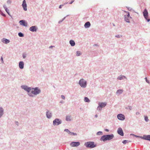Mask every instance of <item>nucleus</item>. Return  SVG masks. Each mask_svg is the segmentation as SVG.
<instances>
[{"mask_svg":"<svg viewBox=\"0 0 150 150\" xmlns=\"http://www.w3.org/2000/svg\"><path fill=\"white\" fill-rule=\"evenodd\" d=\"M41 91L40 89L38 87L35 88H32L31 93L32 95V96H29L30 97H33L34 95L36 96L40 93Z\"/></svg>","mask_w":150,"mask_h":150,"instance_id":"obj_1","label":"nucleus"},{"mask_svg":"<svg viewBox=\"0 0 150 150\" xmlns=\"http://www.w3.org/2000/svg\"><path fill=\"white\" fill-rule=\"evenodd\" d=\"M114 137V135L113 134L105 135L101 137L100 138V140L105 142L107 140H109L112 139Z\"/></svg>","mask_w":150,"mask_h":150,"instance_id":"obj_2","label":"nucleus"},{"mask_svg":"<svg viewBox=\"0 0 150 150\" xmlns=\"http://www.w3.org/2000/svg\"><path fill=\"white\" fill-rule=\"evenodd\" d=\"M84 145L86 147L89 148H93L97 146L96 144H95L94 142L89 141L85 142Z\"/></svg>","mask_w":150,"mask_h":150,"instance_id":"obj_3","label":"nucleus"},{"mask_svg":"<svg viewBox=\"0 0 150 150\" xmlns=\"http://www.w3.org/2000/svg\"><path fill=\"white\" fill-rule=\"evenodd\" d=\"M21 88L27 92V94L28 96H32V94L30 93L32 87H29L26 85H22L21 86Z\"/></svg>","mask_w":150,"mask_h":150,"instance_id":"obj_4","label":"nucleus"},{"mask_svg":"<svg viewBox=\"0 0 150 150\" xmlns=\"http://www.w3.org/2000/svg\"><path fill=\"white\" fill-rule=\"evenodd\" d=\"M21 88L27 92V94L28 96H32V94L30 93L32 87H29L26 85H22L21 86Z\"/></svg>","mask_w":150,"mask_h":150,"instance_id":"obj_5","label":"nucleus"},{"mask_svg":"<svg viewBox=\"0 0 150 150\" xmlns=\"http://www.w3.org/2000/svg\"><path fill=\"white\" fill-rule=\"evenodd\" d=\"M79 84L82 88H85L87 86V81L83 79H81L79 80Z\"/></svg>","mask_w":150,"mask_h":150,"instance_id":"obj_6","label":"nucleus"},{"mask_svg":"<svg viewBox=\"0 0 150 150\" xmlns=\"http://www.w3.org/2000/svg\"><path fill=\"white\" fill-rule=\"evenodd\" d=\"M62 123V120L59 118H56L53 121V125L54 126L58 125Z\"/></svg>","mask_w":150,"mask_h":150,"instance_id":"obj_7","label":"nucleus"},{"mask_svg":"<svg viewBox=\"0 0 150 150\" xmlns=\"http://www.w3.org/2000/svg\"><path fill=\"white\" fill-rule=\"evenodd\" d=\"M125 12L127 13V15H125L124 16L125 20L126 22L129 23L130 22L129 18H131L132 17L130 16L129 13V12L125 11Z\"/></svg>","mask_w":150,"mask_h":150,"instance_id":"obj_8","label":"nucleus"},{"mask_svg":"<svg viewBox=\"0 0 150 150\" xmlns=\"http://www.w3.org/2000/svg\"><path fill=\"white\" fill-rule=\"evenodd\" d=\"M46 115L47 118L48 119H50L52 117V112L50 110H47L46 112Z\"/></svg>","mask_w":150,"mask_h":150,"instance_id":"obj_9","label":"nucleus"},{"mask_svg":"<svg viewBox=\"0 0 150 150\" xmlns=\"http://www.w3.org/2000/svg\"><path fill=\"white\" fill-rule=\"evenodd\" d=\"M80 144L79 142H72L70 144L71 146L73 147H77L79 146Z\"/></svg>","mask_w":150,"mask_h":150,"instance_id":"obj_10","label":"nucleus"},{"mask_svg":"<svg viewBox=\"0 0 150 150\" xmlns=\"http://www.w3.org/2000/svg\"><path fill=\"white\" fill-rule=\"evenodd\" d=\"M117 117L118 119L121 121L124 120L125 119L124 115L122 114H118L117 116Z\"/></svg>","mask_w":150,"mask_h":150,"instance_id":"obj_11","label":"nucleus"},{"mask_svg":"<svg viewBox=\"0 0 150 150\" xmlns=\"http://www.w3.org/2000/svg\"><path fill=\"white\" fill-rule=\"evenodd\" d=\"M143 13L145 18V19H147V18H148L149 16L148 12L146 9H144L143 12Z\"/></svg>","mask_w":150,"mask_h":150,"instance_id":"obj_12","label":"nucleus"},{"mask_svg":"<svg viewBox=\"0 0 150 150\" xmlns=\"http://www.w3.org/2000/svg\"><path fill=\"white\" fill-rule=\"evenodd\" d=\"M22 6L23 8V10L24 11H26L27 10V4L26 3V1L25 0H23V3L22 4Z\"/></svg>","mask_w":150,"mask_h":150,"instance_id":"obj_13","label":"nucleus"},{"mask_svg":"<svg viewBox=\"0 0 150 150\" xmlns=\"http://www.w3.org/2000/svg\"><path fill=\"white\" fill-rule=\"evenodd\" d=\"M19 23L21 25L25 27L27 26V23L24 20H21L20 21H19Z\"/></svg>","mask_w":150,"mask_h":150,"instance_id":"obj_14","label":"nucleus"},{"mask_svg":"<svg viewBox=\"0 0 150 150\" xmlns=\"http://www.w3.org/2000/svg\"><path fill=\"white\" fill-rule=\"evenodd\" d=\"M117 132L118 134L121 136H124V133L122 128L120 127L117 129Z\"/></svg>","mask_w":150,"mask_h":150,"instance_id":"obj_15","label":"nucleus"},{"mask_svg":"<svg viewBox=\"0 0 150 150\" xmlns=\"http://www.w3.org/2000/svg\"><path fill=\"white\" fill-rule=\"evenodd\" d=\"M64 131L67 132L70 135H73L74 136L77 135L76 133L71 132H70L68 129H65Z\"/></svg>","mask_w":150,"mask_h":150,"instance_id":"obj_16","label":"nucleus"},{"mask_svg":"<svg viewBox=\"0 0 150 150\" xmlns=\"http://www.w3.org/2000/svg\"><path fill=\"white\" fill-rule=\"evenodd\" d=\"M37 28L35 26H33L29 28V30L32 32H36L37 30Z\"/></svg>","mask_w":150,"mask_h":150,"instance_id":"obj_17","label":"nucleus"},{"mask_svg":"<svg viewBox=\"0 0 150 150\" xmlns=\"http://www.w3.org/2000/svg\"><path fill=\"white\" fill-rule=\"evenodd\" d=\"M98 105L102 108L105 107L107 105V103L105 102H99L98 103Z\"/></svg>","mask_w":150,"mask_h":150,"instance_id":"obj_18","label":"nucleus"},{"mask_svg":"<svg viewBox=\"0 0 150 150\" xmlns=\"http://www.w3.org/2000/svg\"><path fill=\"white\" fill-rule=\"evenodd\" d=\"M142 139L150 141V135H144L142 137Z\"/></svg>","mask_w":150,"mask_h":150,"instance_id":"obj_19","label":"nucleus"},{"mask_svg":"<svg viewBox=\"0 0 150 150\" xmlns=\"http://www.w3.org/2000/svg\"><path fill=\"white\" fill-rule=\"evenodd\" d=\"M19 67L21 69H22L24 68V63L23 62L20 61L19 62Z\"/></svg>","mask_w":150,"mask_h":150,"instance_id":"obj_20","label":"nucleus"},{"mask_svg":"<svg viewBox=\"0 0 150 150\" xmlns=\"http://www.w3.org/2000/svg\"><path fill=\"white\" fill-rule=\"evenodd\" d=\"M127 79V78L125 76L120 75L117 78V80H121L124 79Z\"/></svg>","mask_w":150,"mask_h":150,"instance_id":"obj_21","label":"nucleus"},{"mask_svg":"<svg viewBox=\"0 0 150 150\" xmlns=\"http://www.w3.org/2000/svg\"><path fill=\"white\" fill-rule=\"evenodd\" d=\"M4 114V109L1 107H0V118H1Z\"/></svg>","mask_w":150,"mask_h":150,"instance_id":"obj_22","label":"nucleus"},{"mask_svg":"<svg viewBox=\"0 0 150 150\" xmlns=\"http://www.w3.org/2000/svg\"><path fill=\"white\" fill-rule=\"evenodd\" d=\"M2 42L5 44H8L10 42L9 40L5 38H3L1 39Z\"/></svg>","mask_w":150,"mask_h":150,"instance_id":"obj_23","label":"nucleus"},{"mask_svg":"<svg viewBox=\"0 0 150 150\" xmlns=\"http://www.w3.org/2000/svg\"><path fill=\"white\" fill-rule=\"evenodd\" d=\"M91 26V23L89 21L85 23L84 25V27L86 28H89Z\"/></svg>","mask_w":150,"mask_h":150,"instance_id":"obj_24","label":"nucleus"},{"mask_svg":"<svg viewBox=\"0 0 150 150\" xmlns=\"http://www.w3.org/2000/svg\"><path fill=\"white\" fill-rule=\"evenodd\" d=\"M123 91L122 89H118L117 90L116 92V95H119L120 94H122L123 92Z\"/></svg>","mask_w":150,"mask_h":150,"instance_id":"obj_25","label":"nucleus"},{"mask_svg":"<svg viewBox=\"0 0 150 150\" xmlns=\"http://www.w3.org/2000/svg\"><path fill=\"white\" fill-rule=\"evenodd\" d=\"M3 7H4V9H5V10L6 11V12L8 14V15H9L10 16H11V15L10 14V13H9V11L8 9H7V8L6 7V6L5 4H4L3 5Z\"/></svg>","mask_w":150,"mask_h":150,"instance_id":"obj_26","label":"nucleus"},{"mask_svg":"<svg viewBox=\"0 0 150 150\" xmlns=\"http://www.w3.org/2000/svg\"><path fill=\"white\" fill-rule=\"evenodd\" d=\"M69 43L71 46H74L75 45V42L73 40H71L69 41Z\"/></svg>","mask_w":150,"mask_h":150,"instance_id":"obj_27","label":"nucleus"},{"mask_svg":"<svg viewBox=\"0 0 150 150\" xmlns=\"http://www.w3.org/2000/svg\"><path fill=\"white\" fill-rule=\"evenodd\" d=\"M66 120L67 121H71V116L70 115H67L66 117Z\"/></svg>","mask_w":150,"mask_h":150,"instance_id":"obj_28","label":"nucleus"},{"mask_svg":"<svg viewBox=\"0 0 150 150\" xmlns=\"http://www.w3.org/2000/svg\"><path fill=\"white\" fill-rule=\"evenodd\" d=\"M84 101L85 102L89 103L90 101L88 98L87 97H85L84 98Z\"/></svg>","mask_w":150,"mask_h":150,"instance_id":"obj_29","label":"nucleus"},{"mask_svg":"<svg viewBox=\"0 0 150 150\" xmlns=\"http://www.w3.org/2000/svg\"><path fill=\"white\" fill-rule=\"evenodd\" d=\"M131 142V141H129V140H124L122 142V143L124 144H126V143H128L129 142Z\"/></svg>","mask_w":150,"mask_h":150,"instance_id":"obj_30","label":"nucleus"},{"mask_svg":"<svg viewBox=\"0 0 150 150\" xmlns=\"http://www.w3.org/2000/svg\"><path fill=\"white\" fill-rule=\"evenodd\" d=\"M76 56H80L82 54L81 53L80 51H76Z\"/></svg>","mask_w":150,"mask_h":150,"instance_id":"obj_31","label":"nucleus"},{"mask_svg":"<svg viewBox=\"0 0 150 150\" xmlns=\"http://www.w3.org/2000/svg\"><path fill=\"white\" fill-rule=\"evenodd\" d=\"M130 135H132L134 137H138V138H141L142 139V136H137V135H136L134 134H130Z\"/></svg>","mask_w":150,"mask_h":150,"instance_id":"obj_32","label":"nucleus"},{"mask_svg":"<svg viewBox=\"0 0 150 150\" xmlns=\"http://www.w3.org/2000/svg\"><path fill=\"white\" fill-rule=\"evenodd\" d=\"M103 134V133L101 131H99L96 134V135L97 136L101 135H102Z\"/></svg>","mask_w":150,"mask_h":150,"instance_id":"obj_33","label":"nucleus"},{"mask_svg":"<svg viewBox=\"0 0 150 150\" xmlns=\"http://www.w3.org/2000/svg\"><path fill=\"white\" fill-rule=\"evenodd\" d=\"M27 55V54L26 52H24L22 54V57L24 59H25Z\"/></svg>","mask_w":150,"mask_h":150,"instance_id":"obj_34","label":"nucleus"},{"mask_svg":"<svg viewBox=\"0 0 150 150\" xmlns=\"http://www.w3.org/2000/svg\"><path fill=\"white\" fill-rule=\"evenodd\" d=\"M144 120L146 122H148L149 121V120L148 119V117L147 116H144Z\"/></svg>","mask_w":150,"mask_h":150,"instance_id":"obj_35","label":"nucleus"},{"mask_svg":"<svg viewBox=\"0 0 150 150\" xmlns=\"http://www.w3.org/2000/svg\"><path fill=\"white\" fill-rule=\"evenodd\" d=\"M18 35L20 37H23L24 36V34L21 32H19L18 33Z\"/></svg>","mask_w":150,"mask_h":150,"instance_id":"obj_36","label":"nucleus"},{"mask_svg":"<svg viewBox=\"0 0 150 150\" xmlns=\"http://www.w3.org/2000/svg\"><path fill=\"white\" fill-rule=\"evenodd\" d=\"M115 37L118 38H120L122 37V35H115Z\"/></svg>","mask_w":150,"mask_h":150,"instance_id":"obj_37","label":"nucleus"},{"mask_svg":"<svg viewBox=\"0 0 150 150\" xmlns=\"http://www.w3.org/2000/svg\"><path fill=\"white\" fill-rule=\"evenodd\" d=\"M102 108L100 107L98 105V106L97 107V110H98L99 111H101L102 110Z\"/></svg>","mask_w":150,"mask_h":150,"instance_id":"obj_38","label":"nucleus"},{"mask_svg":"<svg viewBox=\"0 0 150 150\" xmlns=\"http://www.w3.org/2000/svg\"><path fill=\"white\" fill-rule=\"evenodd\" d=\"M144 79L145 80L146 82L147 83H150V82H149V81L148 80L147 77H145L144 78Z\"/></svg>","mask_w":150,"mask_h":150,"instance_id":"obj_39","label":"nucleus"},{"mask_svg":"<svg viewBox=\"0 0 150 150\" xmlns=\"http://www.w3.org/2000/svg\"><path fill=\"white\" fill-rule=\"evenodd\" d=\"M61 98L63 100H64L65 99V96H64V95H61Z\"/></svg>","mask_w":150,"mask_h":150,"instance_id":"obj_40","label":"nucleus"},{"mask_svg":"<svg viewBox=\"0 0 150 150\" xmlns=\"http://www.w3.org/2000/svg\"><path fill=\"white\" fill-rule=\"evenodd\" d=\"M127 8L128 9V10L129 11H131L132 10V8H130L129 7H127Z\"/></svg>","mask_w":150,"mask_h":150,"instance_id":"obj_41","label":"nucleus"},{"mask_svg":"<svg viewBox=\"0 0 150 150\" xmlns=\"http://www.w3.org/2000/svg\"><path fill=\"white\" fill-rule=\"evenodd\" d=\"M7 3L8 4H10L11 2V0H8L7 1Z\"/></svg>","mask_w":150,"mask_h":150,"instance_id":"obj_42","label":"nucleus"},{"mask_svg":"<svg viewBox=\"0 0 150 150\" xmlns=\"http://www.w3.org/2000/svg\"><path fill=\"white\" fill-rule=\"evenodd\" d=\"M1 61V62L2 63H3L4 62V60H3V59L2 56L1 57V59H0Z\"/></svg>","mask_w":150,"mask_h":150,"instance_id":"obj_43","label":"nucleus"},{"mask_svg":"<svg viewBox=\"0 0 150 150\" xmlns=\"http://www.w3.org/2000/svg\"><path fill=\"white\" fill-rule=\"evenodd\" d=\"M1 15L3 16L4 17H5L6 16V15L4 14L2 12H1Z\"/></svg>","mask_w":150,"mask_h":150,"instance_id":"obj_44","label":"nucleus"},{"mask_svg":"<svg viewBox=\"0 0 150 150\" xmlns=\"http://www.w3.org/2000/svg\"><path fill=\"white\" fill-rule=\"evenodd\" d=\"M74 0H72L71 2L69 3V4H72L74 2Z\"/></svg>","mask_w":150,"mask_h":150,"instance_id":"obj_45","label":"nucleus"},{"mask_svg":"<svg viewBox=\"0 0 150 150\" xmlns=\"http://www.w3.org/2000/svg\"><path fill=\"white\" fill-rule=\"evenodd\" d=\"M69 16V15H68L67 16H65V17H64L63 18V19H62V20L63 21L65 19V18H66V17H67V16Z\"/></svg>","mask_w":150,"mask_h":150,"instance_id":"obj_46","label":"nucleus"},{"mask_svg":"<svg viewBox=\"0 0 150 150\" xmlns=\"http://www.w3.org/2000/svg\"><path fill=\"white\" fill-rule=\"evenodd\" d=\"M139 114H140V113L139 112H137L136 113V114L137 115H139Z\"/></svg>","mask_w":150,"mask_h":150,"instance_id":"obj_47","label":"nucleus"},{"mask_svg":"<svg viewBox=\"0 0 150 150\" xmlns=\"http://www.w3.org/2000/svg\"><path fill=\"white\" fill-rule=\"evenodd\" d=\"M129 109L130 110H131L132 109V107L131 106H129Z\"/></svg>","mask_w":150,"mask_h":150,"instance_id":"obj_48","label":"nucleus"},{"mask_svg":"<svg viewBox=\"0 0 150 150\" xmlns=\"http://www.w3.org/2000/svg\"><path fill=\"white\" fill-rule=\"evenodd\" d=\"M63 21L62 20L61 21H59L58 22V23H62Z\"/></svg>","mask_w":150,"mask_h":150,"instance_id":"obj_49","label":"nucleus"},{"mask_svg":"<svg viewBox=\"0 0 150 150\" xmlns=\"http://www.w3.org/2000/svg\"><path fill=\"white\" fill-rule=\"evenodd\" d=\"M53 47H54V46H50L49 48H52Z\"/></svg>","mask_w":150,"mask_h":150,"instance_id":"obj_50","label":"nucleus"},{"mask_svg":"<svg viewBox=\"0 0 150 150\" xmlns=\"http://www.w3.org/2000/svg\"><path fill=\"white\" fill-rule=\"evenodd\" d=\"M146 20L148 22L150 21V19H148V18H147V19H146Z\"/></svg>","mask_w":150,"mask_h":150,"instance_id":"obj_51","label":"nucleus"},{"mask_svg":"<svg viewBox=\"0 0 150 150\" xmlns=\"http://www.w3.org/2000/svg\"><path fill=\"white\" fill-rule=\"evenodd\" d=\"M105 131L107 132H109V130L108 129H105Z\"/></svg>","mask_w":150,"mask_h":150,"instance_id":"obj_52","label":"nucleus"},{"mask_svg":"<svg viewBox=\"0 0 150 150\" xmlns=\"http://www.w3.org/2000/svg\"><path fill=\"white\" fill-rule=\"evenodd\" d=\"M59 8H62V6L60 5L59 6Z\"/></svg>","mask_w":150,"mask_h":150,"instance_id":"obj_53","label":"nucleus"},{"mask_svg":"<svg viewBox=\"0 0 150 150\" xmlns=\"http://www.w3.org/2000/svg\"><path fill=\"white\" fill-rule=\"evenodd\" d=\"M68 3V2H66L65 3H64V5H65V4H67Z\"/></svg>","mask_w":150,"mask_h":150,"instance_id":"obj_54","label":"nucleus"},{"mask_svg":"<svg viewBox=\"0 0 150 150\" xmlns=\"http://www.w3.org/2000/svg\"><path fill=\"white\" fill-rule=\"evenodd\" d=\"M95 117H98V115H96L95 116Z\"/></svg>","mask_w":150,"mask_h":150,"instance_id":"obj_55","label":"nucleus"},{"mask_svg":"<svg viewBox=\"0 0 150 150\" xmlns=\"http://www.w3.org/2000/svg\"><path fill=\"white\" fill-rule=\"evenodd\" d=\"M61 5L62 6H63L64 5V4H61V5Z\"/></svg>","mask_w":150,"mask_h":150,"instance_id":"obj_56","label":"nucleus"},{"mask_svg":"<svg viewBox=\"0 0 150 150\" xmlns=\"http://www.w3.org/2000/svg\"><path fill=\"white\" fill-rule=\"evenodd\" d=\"M112 25H113V26H115V24L114 23H112Z\"/></svg>","mask_w":150,"mask_h":150,"instance_id":"obj_57","label":"nucleus"},{"mask_svg":"<svg viewBox=\"0 0 150 150\" xmlns=\"http://www.w3.org/2000/svg\"><path fill=\"white\" fill-rule=\"evenodd\" d=\"M60 103H63V101H60Z\"/></svg>","mask_w":150,"mask_h":150,"instance_id":"obj_58","label":"nucleus"},{"mask_svg":"<svg viewBox=\"0 0 150 150\" xmlns=\"http://www.w3.org/2000/svg\"><path fill=\"white\" fill-rule=\"evenodd\" d=\"M80 110H83V108H80Z\"/></svg>","mask_w":150,"mask_h":150,"instance_id":"obj_59","label":"nucleus"}]
</instances>
